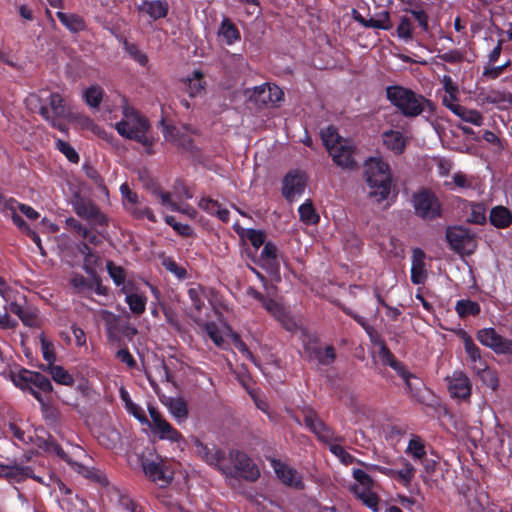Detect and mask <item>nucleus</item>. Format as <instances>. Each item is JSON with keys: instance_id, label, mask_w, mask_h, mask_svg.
<instances>
[{"instance_id": "obj_1", "label": "nucleus", "mask_w": 512, "mask_h": 512, "mask_svg": "<svg viewBox=\"0 0 512 512\" xmlns=\"http://www.w3.org/2000/svg\"><path fill=\"white\" fill-rule=\"evenodd\" d=\"M386 97L407 118H415L426 109L430 113H433L435 110L434 104L429 99L402 86H388L386 88Z\"/></svg>"}, {"instance_id": "obj_2", "label": "nucleus", "mask_w": 512, "mask_h": 512, "mask_svg": "<svg viewBox=\"0 0 512 512\" xmlns=\"http://www.w3.org/2000/svg\"><path fill=\"white\" fill-rule=\"evenodd\" d=\"M323 143L334 163L343 169L357 166L354 159L356 146L350 139L341 137L336 128L329 126L321 132Z\"/></svg>"}, {"instance_id": "obj_3", "label": "nucleus", "mask_w": 512, "mask_h": 512, "mask_svg": "<svg viewBox=\"0 0 512 512\" xmlns=\"http://www.w3.org/2000/svg\"><path fill=\"white\" fill-rule=\"evenodd\" d=\"M365 177L370 187L369 196L377 202L387 199L391 190L389 164L381 158H370L365 163Z\"/></svg>"}, {"instance_id": "obj_4", "label": "nucleus", "mask_w": 512, "mask_h": 512, "mask_svg": "<svg viewBox=\"0 0 512 512\" xmlns=\"http://www.w3.org/2000/svg\"><path fill=\"white\" fill-rule=\"evenodd\" d=\"M123 114L126 119L116 123L117 132L125 138L141 143L143 146L151 147L154 140L147 135L150 128L148 119L139 115L136 110L130 107H125Z\"/></svg>"}, {"instance_id": "obj_5", "label": "nucleus", "mask_w": 512, "mask_h": 512, "mask_svg": "<svg viewBox=\"0 0 512 512\" xmlns=\"http://www.w3.org/2000/svg\"><path fill=\"white\" fill-rule=\"evenodd\" d=\"M219 471L227 477L244 478L251 482L256 481L260 476L259 469L252 459L238 450H232L228 456H224Z\"/></svg>"}, {"instance_id": "obj_6", "label": "nucleus", "mask_w": 512, "mask_h": 512, "mask_svg": "<svg viewBox=\"0 0 512 512\" xmlns=\"http://www.w3.org/2000/svg\"><path fill=\"white\" fill-rule=\"evenodd\" d=\"M414 214L424 221H435L444 216V206L436 193L428 187H421L412 194Z\"/></svg>"}, {"instance_id": "obj_7", "label": "nucleus", "mask_w": 512, "mask_h": 512, "mask_svg": "<svg viewBox=\"0 0 512 512\" xmlns=\"http://www.w3.org/2000/svg\"><path fill=\"white\" fill-rule=\"evenodd\" d=\"M445 236L450 248L457 253L470 254L476 247L474 235L464 227H448Z\"/></svg>"}, {"instance_id": "obj_8", "label": "nucleus", "mask_w": 512, "mask_h": 512, "mask_svg": "<svg viewBox=\"0 0 512 512\" xmlns=\"http://www.w3.org/2000/svg\"><path fill=\"white\" fill-rule=\"evenodd\" d=\"M10 378L15 386L22 390H25L26 386L29 385H33L45 393H49L53 390L50 379L39 372H34L27 369H21L17 373L11 371Z\"/></svg>"}, {"instance_id": "obj_9", "label": "nucleus", "mask_w": 512, "mask_h": 512, "mask_svg": "<svg viewBox=\"0 0 512 512\" xmlns=\"http://www.w3.org/2000/svg\"><path fill=\"white\" fill-rule=\"evenodd\" d=\"M477 340L497 354L512 355V340L502 337L494 328H483L477 332Z\"/></svg>"}, {"instance_id": "obj_10", "label": "nucleus", "mask_w": 512, "mask_h": 512, "mask_svg": "<svg viewBox=\"0 0 512 512\" xmlns=\"http://www.w3.org/2000/svg\"><path fill=\"white\" fill-rule=\"evenodd\" d=\"M304 354L307 361H317L321 366H329L336 359L335 348L328 345L323 349L317 340H309L304 344Z\"/></svg>"}, {"instance_id": "obj_11", "label": "nucleus", "mask_w": 512, "mask_h": 512, "mask_svg": "<svg viewBox=\"0 0 512 512\" xmlns=\"http://www.w3.org/2000/svg\"><path fill=\"white\" fill-rule=\"evenodd\" d=\"M271 465L275 474L284 485L296 490H303L305 488L302 475L295 468L278 459H272Z\"/></svg>"}, {"instance_id": "obj_12", "label": "nucleus", "mask_w": 512, "mask_h": 512, "mask_svg": "<svg viewBox=\"0 0 512 512\" xmlns=\"http://www.w3.org/2000/svg\"><path fill=\"white\" fill-rule=\"evenodd\" d=\"M304 424L314 433L319 440L329 443L332 440L330 428L318 417L317 413L311 407H304L301 410Z\"/></svg>"}, {"instance_id": "obj_13", "label": "nucleus", "mask_w": 512, "mask_h": 512, "mask_svg": "<svg viewBox=\"0 0 512 512\" xmlns=\"http://www.w3.org/2000/svg\"><path fill=\"white\" fill-rule=\"evenodd\" d=\"M51 114L50 119H45L52 127L65 132L67 131L66 124L62 123L60 119H65L69 116V109L65 105L64 99L59 93L49 94Z\"/></svg>"}, {"instance_id": "obj_14", "label": "nucleus", "mask_w": 512, "mask_h": 512, "mask_svg": "<svg viewBox=\"0 0 512 512\" xmlns=\"http://www.w3.org/2000/svg\"><path fill=\"white\" fill-rule=\"evenodd\" d=\"M52 93L46 89L30 93L25 98V105L31 112L38 113L43 119H50L51 108L49 109L47 104L50 105L49 94Z\"/></svg>"}, {"instance_id": "obj_15", "label": "nucleus", "mask_w": 512, "mask_h": 512, "mask_svg": "<svg viewBox=\"0 0 512 512\" xmlns=\"http://www.w3.org/2000/svg\"><path fill=\"white\" fill-rule=\"evenodd\" d=\"M191 442L196 448V454L204 460L208 465L216 467L218 470L220 469V464L224 459L225 452L221 449L217 448L213 445L210 448L208 445L204 444L199 438L192 436Z\"/></svg>"}, {"instance_id": "obj_16", "label": "nucleus", "mask_w": 512, "mask_h": 512, "mask_svg": "<svg viewBox=\"0 0 512 512\" xmlns=\"http://www.w3.org/2000/svg\"><path fill=\"white\" fill-rule=\"evenodd\" d=\"M0 478H4L11 483H20L28 478L37 479L33 475L32 468L19 465L15 461H11L8 464L0 463Z\"/></svg>"}, {"instance_id": "obj_17", "label": "nucleus", "mask_w": 512, "mask_h": 512, "mask_svg": "<svg viewBox=\"0 0 512 512\" xmlns=\"http://www.w3.org/2000/svg\"><path fill=\"white\" fill-rule=\"evenodd\" d=\"M306 181L299 173H288L283 179L282 194L289 202L304 192Z\"/></svg>"}, {"instance_id": "obj_18", "label": "nucleus", "mask_w": 512, "mask_h": 512, "mask_svg": "<svg viewBox=\"0 0 512 512\" xmlns=\"http://www.w3.org/2000/svg\"><path fill=\"white\" fill-rule=\"evenodd\" d=\"M283 95L277 85L264 84L255 89L253 97L257 103L275 105L282 100Z\"/></svg>"}, {"instance_id": "obj_19", "label": "nucleus", "mask_w": 512, "mask_h": 512, "mask_svg": "<svg viewBox=\"0 0 512 512\" xmlns=\"http://www.w3.org/2000/svg\"><path fill=\"white\" fill-rule=\"evenodd\" d=\"M443 105L448 108L455 115L460 117L463 121L471 123L476 126H480L483 123L482 114L474 109H467L464 106L455 103H448V98L443 97Z\"/></svg>"}, {"instance_id": "obj_20", "label": "nucleus", "mask_w": 512, "mask_h": 512, "mask_svg": "<svg viewBox=\"0 0 512 512\" xmlns=\"http://www.w3.org/2000/svg\"><path fill=\"white\" fill-rule=\"evenodd\" d=\"M425 253L420 248H415L412 254L411 281L413 284H423L427 279L425 269Z\"/></svg>"}, {"instance_id": "obj_21", "label": "nucleus", "mask_w": 512, "mask_h": 512, "mask_svg": "<svg viewBox=\"0 0 512 512\" xmlns=\"http://www.w3.org/2000/svg\"><path fill=\"white\" fill-rule=\"evenodd\" d=\"M353 18L355 21L360 23L366 28H376V29H383V30H389L392 28V24L390 22V16L389 12L383 11L378 14V17L366 19L364 18L357 10H353Z\"/></svg>"}, {"instance_id": "obj_22", "label": "nucleus", "mask_w": 512, "mask_h": 512, "mask_svg": "<svg viewBox=\"0 0 512 512\" xmlns=\"http://www.w3.org/2000/svg\"><path fill=\"white\" fill-rule=\"evenodd\" d=\"M141 465L145 475L153 482H159L163 486L169 484L171 479L165 475L163 467L160 462H155L148 459H142Z\"/></svg>"}, {"instance_id": "obj_23", "label": "nucleus", "mask_w": 512, "mask_h": 512, "mask_svg": "<svg viewBox=\"0 0 512 512\" xmlns=\"http://www.w3.org/2000/svg\"><path fill=\"white\" fill-rule=\"evenodd\" d=\"M138 10L140 12H144L152 20H158L161 18H165L169 12V5L166 1L161 0H153V1H144L139 7Z\"/></svg>"}, {"instance_id": "obj_24", "label": "nucleus", "mask_w": 512, "mask_h": 512, "mask_svg": "<svg viewBox=\"0 0 512 512\" xmlns=\"http://www.w3.org/2000/svg\"><path fill=\"white\" fill-rule=\"evenodd\" d=\"M449 391L453 397L466 399L471 395L469 379L463 373H455L449 384Z\"/></svg>"}, {"instance_id": "obj_25", "label": "nucleus", "mask_w": 512, "mask_h": 512, "mask_svg": "<svg viewBox=\"0 0 512 512\" xmlns=\"http://www.w3.org/2000/svg\"><path fill=\"white\" fill-rule=\"evenodd\" d=\"M489 221L498 229L508 228L512 223V212L505 206H495L490 211Z\"/></svg>"}, {"instance_id": "obj_26", "label": "nucleus", "mask_w": 512, "mask_h": 512, "mask_svg": "<svg viewBox=\"0 0 512 512\" xmlns=\"http://www.w3.org/2000/svg\"><path fill=\"white\" fill-rule=\"evenodd\" d=\"M383 144L396 155L402 154L406 141L403 134L399 131L388 130L382 133Z\"/></svg>"}, {"instance_id": "obj_27", "label": "nucleus", "mask_w": 512, "mask_h": 512, "mask_svg": "<svg viewBox=\"0 0 512 512\" xmlns=\"http://www.w3.org/2000/svg\"><path fill=\"white\" fill-rule=\"evenodd\" d=\"M9 310L17 315L24 325L29 327H35L38 325V318L35 310L30 307H23L17 302H11L9 304Z\"/></svg>"}, {"instance_id": "obj_28", "label": "nucleus", "mask_w": 512, "mask_h": 512, "mask_svg": "<svg viewBox=\"0 0 512 512\" xmlns=\"http://www.w3.org/2000/svg\"><path fill=\"white\" fill-rule=\"evenodd\" d=\"M57 18L59 21L72 33H79L86 29V23L84 19L78 14L57 12Z\"/></svg>"}, {"instance_id": "obj_29", "label": "nucleus", "mask_w": 512, "mask_h": 512, "mask_svg": "<svg viewBox=\"0 0 512 512\" xmlns=\"http://www.w3.org/2000/svg\"><path fill=\"white\" fill-rule=\"evenodd\" d=\"M72 205H73L75 213L79 217H81L87 221L94 214V212L97 208V205L95 203H93L89 199L83 198L79 193H76L74 195Z\"/></svg>"}, {"instance_id": "obj_30", "label": "nucleus", "mask_w": 512, "mask_h": 512, "mask_svg": "<svg viewBox=\"0 0 512 512\" xmlns=\"http://www.w3.org/2000/svg\"><path fill=\"white\" fill-rule=\"evenodd\" d=\"M40 368L43 371L49 372L52 379L58 384L66 386H72L74 384L73 376L60 365H54L53 363L47 365L42 364L40 365Z\"/></svg>"}, {"instance_id": "obj_31", "label": "nucleus", "mask_w": 512, "mask_h": 512, "mask_svg": "<svg viewBox=\"0 0 512 512\" xmlns=\"http://www.w3.org/2000/svg\"><path fill=\"white\" fill-rule=\"evenodd\" d=\"M351 490L367 507L373 511L379 510V497L376 493L372 492L371 489H360L359 485H354Z\"/></svg>"}, {"instance_id": "obj_32", "label": "nucleus", "mask_w": 512, "mask_h": 512, "mask_svg": "<svg viewBox=\"0 0 512 512\" xmlns=\"http://www.w3.org/2000/svg\"><path fill=\"white\" fill-rule=\"evenodd\" d=\"M455 310L461 318L468 316H477L480 311V305L470 299H462L456 303Z\"/></svg>"}, {"instance_id": "obj_33", "label": "nucleus", "mask_w": 512, "mask_h": 512, "mask_svg": "<svg viewBox=\"0 0 512 512\" xmlns=\"http://www.w3.org/2000/svg\"><path fill=\"white\" fill-rule=\"evenodd\" d=\"M153 432L158 434L160 439H167L172 442H180L183 440L182 434L166 420L162 422L157 429H154Z\"/></svg>"}, {"instance_id": "obj_34", "label": "nucleus", "mask_w": 512, "mask_h": 512, "mask_svg": "<svg viewBox=\"0 0 512 512\" xmlns=\"http://www.w3.org/2000/svg\"><path fill=\"white\" fill-rule=\"evenodd\" d=\"M218 33L226 39L227 44H232L240 39L238 28L228 18L223 19Z\"/></svg>"}, {"instance_id": "obj_35", "label": "nucleus", "mask_w": 512, "mask_h": 512, "mask_svg": "<svg viewBox=\"0 0 512 512\" xmlns=\"http://www.w3.org/2000/svg\"><path fill=\"white\" fill-rule=\"evenodd\" d=\"M277 252L278 249L276 245H274L272 242L265 243L264 248L260 254V261L262 262V265L270 268L277 267Z\"/></svg>"}, {"instance_id": "obj_36", "label": "nucleus", "mask_w": 512, "mask_h": 512, "mask_svg": "<svg viewBox=\"0 0 512 512\" xmlns=\"http://www.w3.org/2000/svg\"><path fill=\"white\" fill-rule=\"evenodd\" d=\"M204 80L202 72L195 70L193 76L187 78V92L190 97H196L204 90Z\"/></svg>"}, {"instance_id": "obj_37", "label": "nucleus", "mask_w": 512, "mask_h": 512, "mask_svg": "<svg viewBox=\"0 0 512 512\" xmlns=\"http://www.w3.org/2000/svg\"><path fill=\"white\" fill-rule=\"evenodd\" d=\"M168 407L172 415L178 420H185L188 416V409L186 402L181 398H171L168 402Z\"/></svg>"}, {"instance_id": "obj_38", "label": "nucleus", "mask_w": 512, "mask_h": 512, "mask_svg": "<svg viewBox=\"0 0 512 512\" xmlns=\"http://www.w3.org/2000/svg\"><path fill=\"white\" fill-rule=\"evenodd\" d=\"M103 95L104 91L100 86L92 85L86 89L84 97L89 106L97 108L102 102Z\"/></svg>"}, {"instance_id": "obj_39", "label": "nucleus", "mask_w": 512, "mask_h": 512, "mask_svg": "<svg viewBox=\"0 0 512 512\" xmlns=\"http://www.w3.org/2000/svg\"><path fill=\"white\" fill-rule=\"evenodd\" d=\"M391 368L404 380L408 391H413L412 379L416 380L419 385H422V381L409 372L400 361L397 360V365H392Z\"/></svg>"}, {"instance_id": "obj_40", "label": "nucleus", "mask_w": 512, "mask_h": 512, "mask_svg": "<svg viewBox=\"0 0 512 512\" xmlns=\"http://www.w3.org/2000/svg\"><path fill=\"white\" fill-rule=\"evenodd\" d=\"M468 205V203L466 202ZM471 208L470 216L468 217V222L473 224H485L486 223V208L481 203H469Z\"/></svg>"}, {"instance_id": "obj_41", "label": "nucleus", "mask_w": 512, "mask_h": 512, "mask_svg": "<svg viewBox=\"0 0 512 512\" xmlns=\"http://www.w3.org/2000/svg\"><path fill=\"white\" fill-rule=\"evenodd\" d=\"M126 302L130 310L137 315H141L145 311L146 297L137 293H132L126 296Z\"/></svg>"}, {"instance_id": "obj_42", "label": "nucleus", "mask_w": 512, "mask_h": 512, "mask_svg": "<svg viewBox=\"0 0 512 512\" xmlns=\"http://www.w3.org/2000/svg\"><path fill=\"white\" fill-rule=\"evenodd\" d=\"M478 374L484 385L491 388L493 391L498 389L499 379L497 373L494 370L484 367L479 370Z\"/></svg>"}, {"instance_id": "obj_43", "label": "nucleus", "mask_w": 512, "mask_h": 512, "mask_svg": "<svg viewBox=\"0 0 512 512\" xmlns=\"http://www.w3.org/2000/svg\"><path fill=\"white\" fill-rule=\"evenodd\" d=\"M300 219L306 224H316L319 221V215L316 214L311 202H306L299 207Z\"/></svg>"}, {"instance_id": "obj_44", "label": "nucleus", "mask_w": 512, "mask_h": 512, "mask_svg": "<svg viewBox=\"0 0 512 512\" xmlns=\"http://www.w3.org/2000/svg\"><path fill=\"white\" fill-rule=\"evenodd\" d=\"M406 453L411 454L414 458L422 460L426 456L425 446L419 437L412 438L406 449Z\"/></svg>"}, {"instance_id": "obj_45", "label": "nucleus", "mask_w": 512, "mask_h": 512, "mask_svg": "<svg viewBox=\"0 0 512 512\" xmlns=\"http://www.w3.org/2000/svg\"><path fill=\"white\" fill-rule=\"evenodd\" d=\"M6 210L11 212V218L13 223L22 231V232H30V227L28 224L23 220V218L17 213V209L14 205L13 201H10L6 203L5 205Z\"/></svg>"}, {"instance_id": "obj_46", "label": "nucleus", "mask_w": 512, "mask_h": 512, "mask_svg": "<svg viewBox=\"0 0 512 512\" xmlns=\"http://www.w3.org/2000/svg\"><path fill=\"white\" fill-rule=\"evenodd\" d=\"M378 344L380 346L379 348V358L383 365H397V359L393 355V353L390 351L388 346L385 344L383 340H379Z\"/></svg>"}, {"instance_id": "obj_47", "label": "nucleus", "mask_w": 512, "mask_h": 512, "mask_svg": "<svg viewBox=\"0 0 512 512\" xmlns=\"http://www.w3.org/2000/svg\"><path fill=\"white\" fill-rule=\"evenodd\" d=\"M40 343H41L43 358L48 362V364L54 363L56 360V355H55L53 343L51 341L47 340L43 334H41V336H40Z\"/></svg>"}, {"instance_id": "obj_48", "label": "nucleus", "mask_w": 512, "mask_h": 512, "mask_svg": "<svg viewBox=\"0 0 512 512\" xmlns=\"http://www.w3.org/2000/svg\"><path fill=\"white\" fill-rule=\"evenodd\" d=\"M125 50L140 65L145 66L148 63V57L136 44L125 42Z\"/></svg>"}, {"instance_id": "obj_49", "label": "nucleus", "mask_w": 512, "mask_h": 512, "mask_svg": "<svg viewBox=\"0 0 512 512\" xmlns=\"http://www.w3.org/2000/svg\"><path fill=\"white\" fill-rule=\"evenodd\" d=\"M485 101L492 104L512 103V95L502 91L492 90L485 96Z\"/></svg>"}, {"instance_id": "obj_50", "label": "nucleus", "mask_w": 512, "mask_h": 512, "mask_svg": "<svg viewBox=\"0 0 512 512\" xmlns=\"http://www.w3.org/2000/svg\"><path fill=\"white\" fill-rule=\"evenodd\" d=\"M331 453H333L336 457L340 459V461L349 465L356 461V458L349 454L341 445L339 444H331L329 447Z\"/></svg>"}, {"instance_id": "obj_51", "label": "nucleus", "mask_w": 512, "mask_h": 512, "mask_svg": "<svg viewBox=\"0 0 512 512\" xmlns=\"http://www.w3.org/2000/svg\"><path fill=\"white\" fill-rule=\"evenodd\" d=\"M107 271L116 285H120L125 280L124 269L121 266H116L113 261L109 260L106 264Z\"/></svg>"}, {"instance_id": "obj_52", "label": "nucleus", "mask_w": 512, "mask_h": 512, "mask_svg": "<svg viewBox=\"0 0 512 512\" xmlns=\"http://www.w3.org/2000/svg\"><path fill=\"white\" fill-rule=\"evenodd\" d=\"M162 265L166 270L175 274L179 279H184L187 275L186 269L178 266V264L171 257H164L162 260Z\"/></svg>"}, {"instance_id": "obj_53", "label": "nucleus", "mask_w": 512, "mask_h": 512, "mask_svg": "<svg viewBox=\"0 0 512 512\" xmlns=\"http://www.w3.org/2000/svg\"><path fill=\"white\" fill-rule=\"evenodd\" d=\"M57 148L61 151L67 159L72 163L79 162V155L75 151V149L68 143L63 140H58L56 143Z\"/></svg>"}, {"instance_id": "obj_54", "label": "nucleus", "mask_w": 512, "mask_h": 512, "mask_svg": "<svg viewBox=\"0 0 512 512\" xmlns=\"http://www.w3.org/2000/svg\"><path fill=\"white\" fill-rule=\"evenodd\" d=\"M404 461V468L396 471V476L404 482V484L408 485L415 476V468L411 463H409L406 459Z\"/></svg>"}, {"instance_id": "obj_55", "label": "nucleus", "mask_w": 512, "mask_h": 512, "mask_svg": "<svg viewBox=\"0 0 512 512\" xmlns=\"http://www.w3.org/2000/svg\"><path fill=\"white\" fill-rule=\"evenodd\" d=\"M246 237L256 249L265 244L266 234L262 230L248 229Z\"/></svg>"}, {"instance_id": "obj_56", "label": "nucleus", "mask_w": 512, "mask_h": 512, "mask_svg": "<svg viewBox=\"0 0 512 512\" xmlns=\"http://www.w3.org/2000/svg\"><path fill=\"white\" fill-rule=\"evenodd\" d=\"M465 351L473 362L481 359L480 349L469 335L464 336Z\"/></svg>"}, {"instance_id": "obj_57", "label": "nucleus", "mask_w": 512, "mask_h": 512, "mask_svg": "<svg viewBox=\"0 0 512 512\" xmlns=\"http://www.w3.org/2000/svg\"><path fill=\"white\" fill-rule=\"evenodd\" d=\"M397 34L400 38L404 40H411L412 39V27H411V21L407 17H401L400 23L397 27Z\"/></svg>"}, {"instance_id": "obj_58", "label": "nucleus", "mask_w": 512, "mask_h": 512, "mask_svg": "<svg viewBox=\"0 0 512 512\" xmlns=\"http://www.w3.org/2000/svg\"><path fill=\"white\" fill-rule=\"evenodd\" d=\"M353 477L361 485L360 489H371L373 486V479L369 474L361 469L353 471Z\"/></svg>"}, {"instance_id": "obj_59", "label": "nucleus", "mask_w": 512, "mask_h": 512, "mask_svg": "<svg viewBox=\"0 0 512 512\" xmlns=\"http://www.w3.org/2000/svg\"><path fill=\"white\" fill-rule=\"evenodd\" d=\"M165 221L168 225H170L180 235L186 236V237L192 235L191 227L187 224H182V223L176 222V220L173 216H166Z\"/></svg>"}, {"instance_id": "obj_60", "label": "nucleus", "mask_w": 512, "mask_h": 512, "mask_svg": "<svg viewBox=\"0 0 512 512\" xmlns=\"http://www.w3.org/2000/svg\"><path fill=\"white\" fill-rule=\"evenodd\" d=\"M84 169H85V173H86L87 177L90 178L91 180H93L94 183L102 191L107 193L108 189H107L106 185L104 184V180L101 177V175L99 174V172L95 168H93L92 166H85Z\"/></svg>"}, {"instance_id": "obj_61", "label": "nucleus", "mask_w": 512, "mask_h": 512, "mask_svg": "<svg viewBox=\"0 0 512 512\" xmlns=\"http://www.w3.org/2000/svg\"><path fill=\"white\" fill-rule=\"evenodd\" d=\"M163 313L166 321L169 323L171 327H173L177 332L182 331V325L178 319L177 313L172 308H163Z\"/></svg>"}, {"instance_id": "obj_62", "label": "nucleus", "mask_w": 512, "mask_h": 512, "mask_svg": "<svg viewBox=\"0 0 512 512\" xmlns=\"http://www.w3.org/2000/svg\"><path fill=\"white\" fill-rule=\"evenodd\" d=\"M441 82L443 83L445 92L450 95L451 100H457L459 89L457 84L453 82L452 78L448 75H444Z\"/></svg>"}, {"instance_id": "obj_63", "label": "nucleus", "mask_w": 512, "mask_h": 512, "mask_svg": "<svg viewBox=\"0 0 512 512\" xmlns=\"http://www.w3.org/2000/svg\"><path fill=\"white\" fill-rule=\"evenodd\" d=\"M127 410L135 416L142 424H149V420L146 417L141 407L134 404L131 400L126 401Z\"/></svg>"}, {"instance_id": "obj_64", "label": "nucleus", "mask_w": 512, "mask_h": 512, "mask_svg": "<svg viewBox=\"0 0 512 512\" xmlns=\"http://www.w3.org/2000/svg\"><path fill=\"white\" fill-rule=\"evenodd\" d=\"M409 13L412 15V17L418 22V25L424 30V31H428L429 30V25H428V15L427 13L422 10V9H411L409 10Z\"/></svg>"}]
</instances>
